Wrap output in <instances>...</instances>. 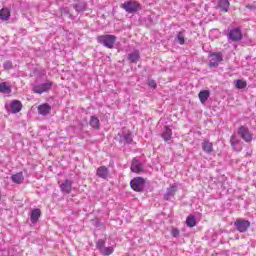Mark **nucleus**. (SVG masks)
<instances>
[{
	"label": "nucleus",
	"mask_w": 256,
	"mask_h": 256,
	"mask_svg": "<svg viewBox=\"0 0 256 256\" xmlns=\"http://www.w3.org/2000/svg\"><path fill=\"white\" fill-rule=\"evenodd\" d=\"M11 107V113H19L21 109L23 108V104L19 100H14L10 104Z\"/></svg>",
	"instance_id": "15"
},
{
	"label": "nucleus",
	"mask_w": 256,
	"mask_h": 256,
	"mask_svg": "<svg viewBox=\"0 0 256 256\" xmlns=\"http://www.w3.org/2000/svg\"><path fill=\"white\" fill-rule=\"evenodd\" d=\"M75 9H76V11H78V12L85 11V6H81V5H79V4H76V5H75Z\"/></svg>",
	"instance_id": "33"
},
{
	"label": "nucleus",
	"mask_w": 256,
	"mask_h": 256,
	"mask_svg": "<svg viewBox=\"0 0 256 256\" xmlns=\"http://www.w3.org/2000/svg\"><path fill=\"white\" fill-rule=\"evenodd\" d=\"M202 150L204 153L210 155V153L213 151V143L209 142V140H204L202 142Z\"/></svg>",
	"instance_id": "17"
},
{
	"label": "nucleus",
	"mask_w": 256,
	"mask_h": 256,
	"mask_svg": "<svg viewBox=\"0 0 256 256\" xmlns=\"http://www.w3.org/2000/svg\"><path fill=\"white\" fill-rule=\"evenodd\" d=\"M237 133L245 143H251V141H253V133L249 131L247 126H240Z\"/></svg>",
	"instance_id": "3"
},
{
	"label": "nucleus",
	"mask_w": 256,
	"mask_h": 256,
	"mask_svg": "<svg viewBox=\"0 0 256 256\" xmlns=\"http://www.w3.org/2000/svg\"><path fill=\"white\" fill-rule=\"evenodd\" d=\"M97 41L98 43H101V45H104V47H107L108 49H113L116 37L114 35H102L98 37Z\"/></svg>",
	"instance_id": "2"
},
{
	"label": "nucleus",
	"mask_w": 256,
	"mask_h": 256,
	"mask_svg": "<svg viewBox=\"0 0 256 256\" xmlns=\"http://www.w3.org/2000/svg\"><path fill=\"white\" fill-rule=\"evenodd\" d=\"M209 95H210V93L208 90L200 91L198 94V97H199L201 103H205L207 101V99H209Z\"/></svg>",
	"instance_id": "23"
},
{
	"label": "nucleus",
	"mask_w": 256,
	"mask_h": 256,
	"mask_svg": "<svg viewBox=\"0 0 256 256\" xmlns=\"http://www.w3.org/2000/svg\"><path fill=\"white\" fill-rule=\"evenodd\" d=\"M236 231L239 233H245L249 227H251V222L249 220H236L234 223Z\"/></svg>",
	"instance_id": "7"
},
{
	"label": "nucleus",
	"mask_w": 256,
	"mask_h": 256,
	"mask_svg": "<svg viewBox=\"0 0 256 256\" xmlns=\"http://www.w3.org/2000/svg\"><path fill=\"white\" fill-rule=\"evenodd\" d=\"M139 51H134L130 54H128V59L131 63H137L139 61Z\"/></svg>",
	"instance_id": "25"
},
{
	"label": "nucleus",
	"mask_w": 256,
	"mask_h": 256,
	"mask_svg": "<svg viewBox=\"0 0 256 256\" xmlns=\"http://www.w3.org/2000/svg\"><path fill=\"white\" fill-rule=\"evenodd\" d=\"M229 41H233L237 43L243 39V32H241V28H233L228 33Z\"/></svg>",
	"instance_id": "4"
},
{
	"label": "nucleus",
	"mask_w": 256,
	"mask_h": 256,
	"mask_svg": "<svg viewBox=\"0 0 256 256\" xmlns=\"http://www.w3.org/2000/svg\"><path fill=\"white\" fill-rule=\"evenodd\" d=\"M41 217V210L40 209H34L31 211L30 214V221L31 223L35 224L39 221V218Z\"/></svg>",
	"instance_id": "16"
},
{
	"label": "nucleus",
	"mask_w": 256,
	"mask_h": 256,
	"mask_svg": "<svg viewBox=\"0 0 256 256\" xmlns=\"http://www.w3.org/2000/svg\"><path fill=\"white\" fill-rule=\"evenodd\" d=\"M38 113L43 117L49 115L51 113V105L44 103L38 106Z\"/></svg>",
	"instance_id": "11"
},
{
	"label": "nucleus",
	"mask_w": 256,
	"mask_h": 256,
	"mask_svg": "<svg viewBox=\"0 0 256 256\" xmlns=\"http://www.w3.org/2000/svg\"><path fill=\"white\" fill-rule=\"evenodd\" d=\"M148 85L149 87H151L152 89H155L157 87V83L155 82V80H149L148 81Z\"/></svg>",
	"instance_id": "32"
},
{
	"label": "nucleus",
	"mask_w": 256,
	"mask_h": 256,
	"mask_svg": "<svg viewBox=\"0 0 256 256\" xmlns=\"http://www.w3.org/2000/svg\"><path fill=\"white\" fill-rule=\"evenodd\" d=\"M230 144L234 151H241V139L233 134L230 138Z\"/></svg>",
	"instance_id": "9"
},
{
	"label": "nucleus",
	"mask_w": 256,
	"mask_h": 256,
	"mask_svg": "<svg viewBox=\"0 0 256 256\" xmlns=\"http://www.w3.org/2000/svg\"><path fill=\"white\" fill-rule=\"evenodd\" d=\"M171 137H173V131L171 130V128H169V126H165L162 133V138L164 139V141H171Z\"/></svg>",
	"instance_id": "18"
},
{
	"label": "nucleus",
	"mask_w": 256,
	"mask_h": 256,
	"mask_svg": "<svg viewBox=\"0 0 256 256\" xmlns=\"http://www.w3.org/2000/svg\"><path fill=\"white\" fill-rule=\"evenodd\" d=\"M133 191H141L145 187V180L141 177H136L130 182Z\"/></svg>",
	"instance_id": "8"
},
{
	"label": "nucleus",
	"mask_w": 256,
	"mask_h": 256,
	"mask_svg": "<svg viewBox=\"0 0 256 256\" xmlns=\"http://www.w3.org/2000/svg\"><path fill=\"white\" fill-rule=\"evenodd\" d=\"M121 8L124 9L126 13H137V11H141V4L137 1L129 0L124 2Z\"/></svg>",
	"instance_id": "1"
},
{
	"label": "nucleus",
	"mask_w": 256,
	"mask_h": 256,
	"mask_svg": "<svg viewBox=\"0 0 256 256\" xmlns=\"http://www.w3.org/2000/svg\"><path fill=\"white\" fill-rule=\"evenodd\" d=\"M100 252L104 255V256H109L113 253V247H103L102 250H100Z\"/></svg>",
	"instance_id": "29"
},
{
	"label": "nucleus",
	"mask_w": 256,
	"mask_h": 256,
	"mask_svg": "<svg viewBox=\"0 0 256 256\" xmlns=\"http://www.w3.org/2000/svg\"><path fill=\"white\" fill-rule=\"evenodd\" d=\"M11 179L17 185H21V183H23V180L25 179V177H23V172H18L16 174L12 175Z\"/></svg>",
	"instance_id": "20"
},
{
	"label": "nucleus",
	"mask_w": 256,
	"mask_h": 256,
	"mask_svg": "<svg viewBox=\"0 0 256 256\" xmlns=\"http://www.w3.org/2000/svg\"><path fill=\"white\" fill-rule=\"evenodd\" d=\"M175 193H177V186L172 185L170 188L167 189L166 194L164 195V199L166 201H169V199H171V197H173Z\"/></svg>",
	"instance_id": "19"
},
{
	"label": "nucleus",
	"mask_w": 256,
	"mask_h": 256,
	"mask_svg": "<svg viewBox=\"0 0 256 256\" xmlns=\"http://www.w3.org/2000/svg\"><path fill=\"white\" fill-rule=\"evenodd\" d=\"M133 141V137L131 136V133L129 132H123L120 135V143H123V145H127Z\"/></svg>",
	"instance_id": "14"
},
{
	"label": "nucleus",
	"mask_w": 256,
	"mask_h": 256,
	"mask_svg": "<svg viewBox=\"0 0 256 256\" xmlns=\"http://www.w3.org/2000/svg\"><path fill=\"white\" fill-rule=\"evenodd\" d=\"M52 87H53V82H46L43 84L35 85L33 87V91L41 95L42 93H47V91H50Z\"/></svg>",
	"instance_id": "6"
},
{
	"label": "nucleus",
	"mask_w": 256,
	"mask_h": 256,
	"mask_svg": "<svg viewBox=\"0 0 256 256\" xmlns=\"http://www.w3.org/2000/svg\"><path fill=\"white\" fill-rule=\"evenodd\" d=\"M0 93H11V87H9V85H7L5 82L0 83Z\"/></svg>",
	"instance_id": "28"
},
{
	"label": "nucleus",
	"mask_w": 256,
	"mask_h": 256,
	"mask_svg": "<svg viewBox=\"0 0 256 256\" xmlns=\"http://www.w3.org/2000/svg\"><path fill=\"white\" fill-rule=\"evenodd\" d=\"M235 86L237 89H245L247 82H245V80H237Z\"/></svg>",
	"instance_id": "30"
},
{
	"label": "nucleus",
	"mask_w": 256,
	"mask_h": 256,
	"mask_svg": "<svg viewBox=\"0 0 256 256\" xmlns=\"http://www.w3.org/2000/svg\"><path fill=\"white\" fill-rule=\"evenodd\" d=\"M96 245H97L99 251L103 250L105 247V240H101V239L98 240Z\"/></svg>",
	"instance_id": "31"
},
{
	"label": "nucleus",
	"mask_w": 256,
	"mask_h": 256,
	"mask_svg": "<svg viewBox=\"0 0 256 256\" xmlns=\"http://www.w3.org/2000/svg\"><path fill=\"white\" fill-rule=\"evenodd\" d=\"M73 188V182H71V180H65L61 185H60V189L63 193H71Z\"/></svg>",
	"instance_id": "12"
},
{
	"label": "nucleus",
	"mask_w": 256,
	"mask_h": 256,
	"mask_svg": "<svg viewBox=\"0 0 256 256\" xmlns=\"http://www.w3.org/2000/svg\"><path fill=\"white\" fill-rule=\"evenodd\" d=\"M9 17H11V11L7 8H2L0 10V19L2 21H9Z\"/></svg>",
	"instance_id": "21"
},
{
	"label": "nucleus",
	"mask_w": 256,
	"mask_h": 256,
	"mask_svg": "<svg viewBox=\"0 0 256 256\" xmlns=\"http://www.w3.org/2000/svg\"><path fill=\"white\" fill-rule=\"evenodd\" d=\"M176 41H178L180 45H185V30L178 32L176 35Z\"/></svg>",
	"instance_id": "26"
},
{
	"label": "nucleus",
	"mask_w": 256,
	"mask_h": 256,
	"mask_svg": "<svg viewBox=\"0 0 256 256\" xmlns=\"http://www.w3.org/2000/svg\"><path fill=\"white\" fill-rule=\"evenodd\" d=\"M209 67H219V63L223 61V53L215 52L209 55Z\"/></svg>",
	"instance_id": "5"
},
{
	"label": "nucleus",
	"mask_w": 256,
	"mask_h": 256,
	"mask_svg": "<svg viewBox=\"0 0 256 256\" xmlns=\"http://www.w3.org/2000/svg\"><path fill=\"white\" fill-rule=\"evenodd\" d=\"M229 2L227 0H220L218 7L219 9H221V11H224L225 13H227L229 11Z\"/></svg>",
	"instance_id": "24"
},
{
	"label": "nucleus",
	"mask_w": 256,
	"mask_h": 256,
	"mask_svg": "<svg viewBox=\"0 0 256 256\" xmlns=\"http://www.w3.org/2000/svg\"><path fill=\"white\" fill-rule=\"evenodd\" d=\"M4 66L6 67V69H9L11 68V62L10 61H7Z\"/></svg>",
	"instance_id": "35"
},
{
	"label": "nucleus",
	"mask_w": 256,
	"mask_h": 256,
	"mask_svg": "<svg viewBox=\"0 0 256 256\" xmlns=\"http://www.w3.org/2000/svg\"><path fill=\"white\" fill-rule=\"evenodd\" d=\"M171 235L174 237H179V231L177 230V228H173L171 230Z\"/></svg>",
	"instance_id": "34"
},
{
	"label": "nucleus",
	"mask_w": 256,
	"mask_h": 256,
	"mask_svg": "<svg viewBox=\"0 0 256 256\" xmlns=\"http://www.w3.org/2000/svg\"><path fill=\"white\" fill-rule=\"evenodd\" d=\"M90 127H93V129H99L101 123L99 122V118L96 116H91L89 121Z\"/></svg>",
	"instance_id": "22"
},
{
	"label": "nucleus",
	"mask_w": 256,
	"mask_h": 256,
	"mask_svg": "<svg viewBox=\"0 0 256 256\" xmlns=\"http://www.w3.org/2000/svg\"><path fill=\"white\" fill-rule=\"evenodd\" d=\"M131 171L132 173H142L143 171V164L136 158H134L132 161Z\"/></svg>",
	"instance_id": "10"
},
{
	"label": "nucleus",
	"mask_w": 256,
	"mask_h": 256,
	"mask_svg": "<svg viewBox=\"0 0 256 256\" xmlns=\"http://www.w3.org/2000/svg\"><path fill=\"white\" fill-rule=\"evenodd\" d=\"M96 175L101 179H107V177H109V169L105 166H100L97 169Z\"/></svg>",
	"instance_id": "13"
},
{
	"label": "nucleus",
	"mask_w": 256,
	"mask_h": 256,
	"mask_svg": "<svg viewBox=\"0 0 256 256\" xmlns=\"http://www.w3.org/2000/svg\"><path fill=\"white\" fill-rule=\"evenodd\" d=\"M187 227H195L197 225V221L195 220V216L189 215L186 219Z\"/></svg>",
	"instance_id": "27"
}]
</instances>
